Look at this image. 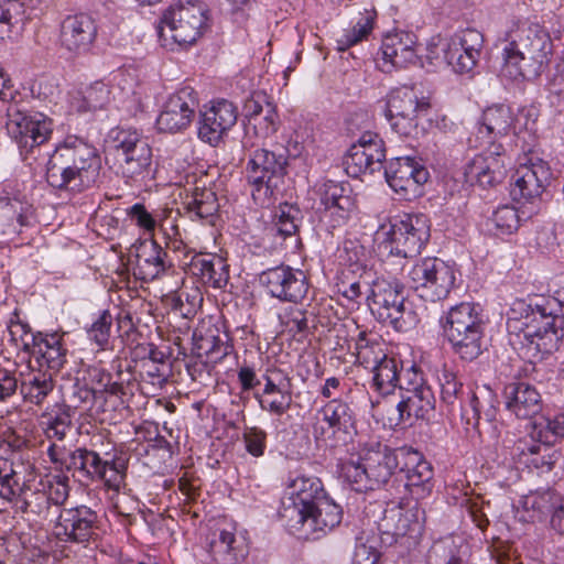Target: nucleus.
Instances as JSON below:
<instances>
[{"mask_svg": "<svg viewBox=\"0 0 564 564\" xmlns=\"http://www.w3.org/2000/svg\"><path fill=\"white\" fill-rule=\"evenodd\" d=\"M507 329L510 344L523 359L542 360L558 349L564 336V302L550 296L516 300Z\"/></svg>", "mask_w": 564, "mask_h": 564, "instance_id": "obj_1", "label": "nucleus"}, {"mask_svg": "<svg viewBox=\"0 0 564 564\" xmlns=\"http://www.w3.org/2000/svg\"><path fill=\"white\" fill-rule=\"evenodd\" d=\"M100 171L98 150L83 138L68 135L51 154L45 177L55 189L83 193L97 184Z\"/></svg>", "mask_w": 564, "mask_h": 564, "instance_id": "obj_2", "label": "nucleus"}, {"mask_svg": "<svg viewBox=\"0 0 564 564\" xmlns=\"http://www.w3.org/2000/svg\"><path fill=\"white\" fill-rule=\"evenodd\" d=\"M503 48L501 73L512 79H532L540 75L547 63L550 41L545 32L532 25H521L509 34Z\"/></svg>", "mask_w": 564, "mask_h": 564, "instance_id": "obj_3", "label": "nucleus"}, {"mask_svg": "<svg viewBox=\"0 0 564 564\" xmlns=\"http://www.w3.org/2000/svg\"><path fill=\"white\" fill-rule=\"evenodd\" d=\"M400 448L393 449L379 441L362 445L357 458L341 464V476L356 491H368L386 485L399 469Z\"/></svg>", "mask_w": 564, "mask_h": 564, "instance_id": "obj_4", "label": "nucleus"}, {"mask_svg": "<svg viewBox=\"0 0 564 564\" xmlns=\"http://www.w3.org/2000/svg\"><path fill=\"white\" fill-rule=\"evenodd\" d=\"M256 148L246 166V178L252 186L253 200L267 207L275 199L284 182L288 151L281 145H276L273 150Z\"/></svg>", "mask_w": 564, "mask_h": 564, "instance_id": "obj_5", "label": "nucleus"}, {"mask_svg": "<svg viewBox=\"0 0 564 564\" xmlns=\"http://www.w3.org/2000/svg\"><path fill=\"white\" fill-rule=\"evenodd\" d=\"M367 301L371 313L395 330H406L414 321V313L405 303L404 285L394 278H377Z\"/></svg>", "mask_w": 564, "mask_h": 564, "instance_id": "obj_6", "label": "nucleus"}, {"mask_svg": "<svg viewBox=\"0 0 564 564\" xmlns=\"http://www.w3.org/2000/svg\"><path fill=\"white\" fill-rule=\"evenodd\" d=\"M113 143L119 170L127 183L141 184L152 176V149L137 130H117Z\"/></svg>", "mask_w": 564, "mask_h": 564, "instance_id": "obj_7", "label": "nucleus"}, {"mask_svg": "<svg viewBox=\"0 0 564 564\" xmlns=\"http://www.w3.org/2000/svg\"><path fill=\"white\" fill-rule=\"evenodd\" d=\"M207 10L202 2L188 1L171 8L163 14L159 25L160 36L169 31L171 39L180 45H189L197 41L206 28Z\"/></svg>", "mask_w": 564, "mask_h": 564, "instance_id": "obj_8", "label": "nucleus"}, {"mask_svg": "<svg viewBox=\"0 0 564 564\" xmlns=\"http://www.w3.org/2000/svg\"><path fill=\"white\" fill-rule=\"evenodd\" d=\"M431 109L427 98L419 96L413 87L392 90L387 101V116L392 129L400 135L411 137L417 132V119Z\"/></svg>", "mask_w": 564, "mask_h": 564, "instance_id": "obj_9", "label": "nucleus"}, {"mask_svg": "<svg viewBox=\"0 0 564 564\" xmlns=\"http://www.w3.org/2000/svg\"><path fill=\"white\" fill-rule=\"evenodd\" d=\"M7 118L8 133L18 143L22 155L45 143L53 132L50 118L40 112L23 111L15 102L8 107Z\"/></svg>", "mask_w": 564, "mask_h": 564, "instance_id": "obj_10", "label": "nucleus"}, {"mask_svg": "<svg viewBox=\"0 0 564 564\" xmlns=\"http://www.w3.org/2000/svg\"><path fill=\"white\" fill-rule=\"evenodd\" d=\"M482 151L470 159L465 166V178L471 185L494 187L503 182L508 174L510 158L503 144L481 147Z\"/></svg>", "mask_w": 564, "mask_h": 564, "instance_id": "obj_11", "label": "nucleus"}, {"mask_svg": "<svg viewBox=\"0 0 564 564\" xmlns=\"http://www.w3.org/2000/svg\"><path fill=\"white\" fill-rule=\"evenodd\" d=\"M386 243L391 254L410 258L420 253L430 238V229L424 218L406 215L390 221L386 232Z\"/></svg>", "mask_w": 564, "mask_h": 564, "instance_id": "obj_12", "label": "nucleus"}, {"mask_svg": "<svg viewBox=\"0 0 564 564\" xmlns=\"http://www.w3.org/2000/svg\"><path fill=\"white\" fill-rule=\"evenodd\" d=\"M259 282L272 297L295 304L305 299L310 289L305 273L285 264L262 271Z\"/></svg>", "mask_w": 564, "mask_h": 564, "instance_id": "obj_13", "label": "nucleus"}, {"mask_svg": "<svg viewBox=\"0 0 564 564\" xmlns=\"http://www.w3.org/2000/svg\"><path fill=\"white\" fill-rule=\"evenodd\" d=\"M384 176L397 194L410 200L421 194V186L429 180V171L415 158L398 156L388 162Z\"/></svg>", "mask_w": 564, "mask_h": 564, "instance_id": "obj_14", "label": "nucleus"}, {"mask_svg": "<svg viewBox=\"0 0 564 564\" xmlns=\"http://www.w3.org/2000/svg\"><path fill=\"white\" fill-rule=\"evenodd\" d=\"M198 107L196 91L184 86L172 94L165 101L158 119V129L162 132L176 133L189 127Z\"/></svg>", "mask_w": 564, "mask_h": 564, "instance_id": "obj_15", "label": "nucleus"}, {"mask_svg": "<svg viewBox=\"0 0 564 564\" xmlns=\"http://www.w3.org/2000/svg\"><path fill=\"white\" fill-rule=\"evenodd\" d=\"M386 159L383 140L373 132L367 131L348 150L344 165L348 175L358 177L364 173L380 171Z\"/></svg>", "mask_w": 564, "mask_h": 564, "instance_id": "obj_16", "label": "nucleus"}, {"mask_svg": "<svg viewBox=\"0 0 564 564\" xmlns=\"http://www.w3.org/2000/svg\"><path fill=\"white\" fill-rule=\"evenodd\" d=\"M551 175V170L545 161L539 158H529L516 170L511 196L518 203L534 204L540 199Z\"/></svg>", "mask_w": 564, "mask_h": 564, "instance_id": "obj_17", "label": "nucleus"}, {"mask_svg": "<svg viewBox=\"0 0 564 564\" xmlns=\"http://www.w3.org/2000/svg\"><path fill=\"white\" fill-rule=\"evenodd\" d=\"M399 470L405 475V488L415 500L424 499L432 492L434 470L421 452L401 447Z\"/></svg>", "mask_w": 564, "mask_h": 564, "instance_id": "obj_18", "label": "nucleus"}, {"mask_svg": "<svg viewBox=\"0 0 564 564\" xmlns=\"http://www.w3.org/2000/svg\"><path fill=\"white\" fill-rule=\"evenodd\" d=\"M97 519V513L89 507L64 508L55 523V535L64 542H87L94 534Z\"/></svg>", "mask_w": 564, "mask_h": 564, "instance_id": "obj_19", "label": "nucleus"}, {"mask_svg": "<svg viewBox=\"0 0 564 564\" xmlns=\"http://www.w3.org/2000/svg\"><path fill=\"white\" fill-rule=\"evenodd\" d=\"M416 36L406 31H398L384 35L381 44L382 63L379 64L383 72L392 68H405L419 61L416 51Z\"/></svg>", "mask_w": 564, "mask_h": 564, "instance_id": "obj_20", "label": "nucleus"}, {"mask_svg": "<svg viewBox=\"0 0 564 564\" xmlns=\"http://www.w3.org/2000/svg\"><path fill=\"white\" fill-rule=\"evenodd\" d=\"M97 31L96 21L91 15H67L61 24V45L74 54L87 53L96 40Z\"/></svg>", "mask_w": 564, "mask_h": 564, "instance_id": "obj_21", "label": "nucleus"}, {"mask_svg": "<svg viewBox=\"0 0 564 564\" xmlns=\"http://www.w3.org/2000/svg\"><path fill=\"white\" fill-rule=\"evenodd\" d=\"M425 522V510L415 500L405 507L399 506L386 510L382 519L381 528L384 533L390 534L395 540L410 535L414 538L419 535Z\"/></svg>", "mask_w": 564, "mask_h": 564, "instance_id": "obj_22", "label": "nucleus"}, {"mask_svg": "<svg viewBox=\"0 0 564 564\" xmlns=\"http://www.w3.org/2000/svg\"><path fill=\"white\" fill-rule=\"evenodd\" d=\"M237 122V108L228 100H220L203 112L198 127L202 141L217 145Z\"/></svg>", "mask_w": 564, "mask_h": 564, "instance_id": "obj_23", "label": "nucleus"}, {"mask_svg": "<svg viewBox=\"0 0 564 564\" xmlns=\"http://www.w3.org/2000/svg\"><path fill=\"white\" fill-rule=\"evenodd\" d=\"M513 122L511 109L505 105H495L484 110L481 121L477 127L475 147L503 144L501 139L507 137Z\"/></svg>", "mask_w": 564, "mask_h": 564, "instance_id": "obj_24", "label": "nucleus"}, {"mask_svg": "<svg viewBox=\"0 0 564 564\" xmlns=\"http://www.w3.org/2000/svg\"><path fill=\"white\" fill-rule=\"evenodd\" d=\"M209 564H239L247 556L243 542L231 530L217 528L206 536Z\"/></svg>", "mask_w": 564, "mask_h": 564, "instance_id": "obj_25", "label": "nucleus"}, {"mask_svg": "<svg viewBox=\"0 0 564 564\" xmlns=\"http://www.w3.org/2000/svg\"><path fill=\"white\" fill-rule=\"evenodd\" d=\"M506 409L518 419L534 420L542 411L539 391L525 382H511L503 389Z\"/></svg>", "mask_w": 564, "mask_h": 564, "instance_id": "obj_26", "label": "nucleus"}, {"mask_svg": "<svg viewBox=\"0 0 564 564\" xmlns=\"http://www.w3.org/2000/svg\"><path fill=\"white\" fill-rule=\"evenodd\" d=\"M317 415L327 425V431L322 426V433L330 432L333 435L341 434L343 441L348 442L356 434V414L351 405L341 399H330L321 409Z\"/></svg>", "mask_w": 564, "mask_h": 564, "instance_id": "obj_27", "label": "nucleus"}, {"mask_svg": "<svg viewBox=\"0 0 564 564\" xmlns=\"http://www.w3.org/2000/svg\"><path fill=\"white\" fill-rule=\"evenodd\" d=\"M442 327L447 338L485 329L486 323L478 304L463 302L449 308L445 317L442 318Z\"/></svg>", "mask_w": 564, "mask_h": 564, "instance_id": "obj_28", "label": "nucleus"}, {"mask_svg": "<svg viewBox=\"0 0 564 564\" xmlns=\"http://www.w3.org/2000/svg\"><path fill=\"white\" fill-rule=\"evenodd\" d=\"M531 437L539 443L529 446L532 454H539L542 449L550 452L551 446L564 437V413L552 417L539 414L532 421Z\"/></svg>", "mask_w": 564, "mask_h": 564, "instance_id": "obj_29", "label": "nucleus"}, {"mask_svg": "<svg viewBox=\"0 0 564 564\" xmlns=\"http://www.w3.org/2000/svg\"><path fill=\"white\" fill-rule=\"evenodd\" d=\"M32 336L34 352L39 355L41 366H46L55 375L66 362L67 349L63 345V335L58 333L42 334Z\"/></svg>", "mask_w": 564, "mask_h": 564, "instance_id": "obj_30", "label": "nucleus"}, {"mask_svg": "<svg viewBox=\"0 0 564 564\" xmlns=\"http://www.w3.org/2000/svg\"><path fill=\"white\" fill-rule=\"evenodd\" d=\"M286 495L297 501V505L307 507L310 511L327 496L318 477L304 474L290 478Z\"/></svg>", "mask_w": 564, "mask_h": 564, "instance_id": "obj_31", "label": "nucleus"}, {"mask_svg": "<svg viewBox=\"0 0 564 564\" xmlns=\"http://www.w3.org/2000/svg\"><path fill=\"white\" fill-rule=\"evenodd\" d=\"M435 395L431 388L401 393V401L397 409L401 421L415 419H426L434 411Z\"/></svg>", "mask_w": 564, "mask_h": 564, "instance_id": "obj_32", "label": "nucleus"}, {"mask_svg": "<svg viewBox=\"0 0 564 564\" xmlns=\"http://www.w3.org/2000/svg\"><path fill=\"white\" fill-rule=\"evenodd\" d=\"M171 263L167 261V252L155 241L145 242L137 254V270L140 279L152 281L159 278Z\"/></svg>", "mask_w": 564, "mask_h": 564, "instance_id": "obj_33", "label": "nucleus"}, {"mask_svg": "<svg viewBox=\"0 0 564 564\" xmlns=\"http://www.w3.org/2000/svg\"><path fill=\"white\" fill-rule=\"evenodd\" d=\"M279 126L280 120L275 106L265 107L262 115L256 117L250 124L246 126L242 139L243 149L248 150L260 147L263 141L278 131Z\"/></svg>", "mask_w": 564, "mask_h": 564, "instance_id": "obj_34", "label": "nucleus"}, {"mask_svg": "<svg viewBox=\"0 0 564 564\" xmlns=\"http://www.w3.org/2000/svg\"><path fill=\"white\" fill-rule=\"evenodd\" d=\"M319 200L324 206L325 216L335 217L334 226H339L347 219L354 205L350 196L345 194L344 187L333 181L324 183Z\"/></svg>", "mask_w": 564, "mask_h": 564, "instance_id": "obj_35", "label": "nucleus"}, {"mask_svg": "<svg viewBox=\"0 0 564 564\" xmlns=\"http://www.w3.org/2000/svg\"><path fill=\"white\" fill-rule=\"evenodd\" d=\"M54 388L53 372L33 370L22 380L19 391L25 403L41 406L53 393Z\"/></svg>", "mask_w": 564, "mask_h": 564, "instance_id": "obj_36", "label": "nucleus"}, {"mask_svg": "<svg viewBox=\"0 0 564 564\" xmlns=\"http://www.w3.org/2000/svg\"><path fill=\"white\" fill-rule=\"evenodd\" d=\"M308 521V539L318 538L336 528L343 518L341 508L326 496L319 503L314 506Z\"/></svg>", "mask_w": 564, "mask_h": 564, "instance_id": "obj_37", "label": "nucleus"}, {"mask_svg": "<svg viewBox=\"0 0 564 564\" xmlns=\"http://www.w3.org/2000/svg\"><path fill=\"white\" fill-rule=\"evenodd\" d=\"M564 502V496L554 489L538 490L523 497L522 507L532 520H547Z\"/></svg>", "mask_w": 564, "mask_h": 564, "instance_id": "obj_38", "label": "nucleus"}, {"mask_svg": "<svg viewBox=\"0 0 564 564\" xmlns=\"http://www.w3.org/2000/svg\"><path fill=\"white\" fill-rule=\"evenodd\" d=\"M495 395L491 390L482 389L478 392H470L468 403L462 412V419L467 425L478 426L480 420L491 422L496 417L494 406Z\"/></svg>", "mask_w": 564, "mask_h": 564, "instance_id": "obj_39", "label": "nucleus"}, {"mask_svg": "<svg viewBox=\"0 0 564 564\" xmlns=\"http://www.w3.org/2000/svg\"><path fill=\"white\" fill-rule=\"evenodd\" d=\"M280 519L288 530L299 538L308 539L310 528L308 521L311 511L307 507L297 505V501L291 499L288 495L282 500V506L279 510Z\"/></svg>", "mask_w": 564, "mask_h": 564, "instance_id": "obj_40", "label": "nucleus"}, {"mask_svg": "<svg viewBox=\"0 0 564 564\" xmlns=\"http://www.w3.org/2000/svg\"><path fill=\"white\" fill-rule=\"evenodd\" d=\"M454 283L455 274L453 268L440 259L433 275L427 282V288H423V300L436 302L446 299Z\"/></svg>", "mask_w": 564, "mask_h": 564, "instance_id": "obj_41", "label": "nucleus"}, {"mask_svg": "<svg viewBox=\"0 0 564 564\" xmlns=\"http://www.w3.org/2000/svg\"><path fill=\"white\" fill-rule=\"evenodd\" d=\"M193 269L196 270L195 274L210 284L213 288H225L229 280V265L220 257H213L210 259H198L193 262Z\"/></svg>", "mask_w": 564, "mask_h": 564, "instance_id": "obj_42", "label": "nucleus"}, {"mask_svg": "<svg viewBox=\"0 0 564 564\" xmlns=\"http://www.w3.org/2000/svg\"><path fill=\"white\" fill-rule=\"evenodd\" d=\"M376 18L377 12L375 10H365V12L360 13L355 24L350 29L344 30L336 40L337 50L344 52L359 42L367 40L373 30Z\"/></svg>", "mask_w": 564, "mask_h": 564, "instance_id": "obj_43", "label": "nucleus"}, {"mask_svg": "<svg viewBox=\"0 0 564 564\" xmlns=\"http://www.w3.org/2000/svg\"><path fill=\"white\" fill-rule=\"evenodd\" d=\"M371 388L380 394L387 395L392 393L399 384V361L393 357L383 359L371 368Z\"/></svg>", "mask_w": 564, "mask_h": 564, "instance_id": "obj_44", "label": "nucleus"}, {"mask_svg": "<svg viewBox=\"0 0 564 564\" xmlns=\"http://www.w3.org/2000/svg\"><path fill=\"white\" fill-rule=\"evenodd\" d=\"M105 462L95 451L77 448L69 454L67 468L78 470L95 480L96 477H104V473L107 469Z\"/></svg>", "mask_w": 564, "mask_h": 564, "instance_id": "obj_45", "label": "nucleus"}, {"mask_svg": "<svg viewBox=\"0 0 564 564\" xmlns=\"http://www.w3.org/2000/svg\"><path fill=\"white\" fill-rule=\"evenodd\" d=\"M467 545L460 536L448 535L436 541L430 551V557H435L441 564H463Z\"/></svg>", "mask_w": 564, "mask_h": 564, "instance_id": "obj_46", "label": "nucleus"}, {"mask_svg": "<svg viewBox=\"0 0 564 564\" xmlns=\"http://www.w3.org/2000/svg\"><path fill=\"white\" fill-rule=\"evenodd\" d=\"M447 340L455 354L467 361L477 359L486 349L485 329L467 332L460 336L447 337Z\"/></svg>", "mask_w": 564, "mask_h": 564, "instance_id": "obj_47", "label": "nucleus"}, {"mask_svg": "<svg viewBox=\"0 0 564 564\" xmlns=\"http://www.w3.org/2000/svg\"><path fill=\"white\" fill-rule=\"evenodd\" d=\"M29 489L26 481L20 477V471L8 459H0V497L12 501Z\"/></svg>", "mask_w": 564, "mask_h": 564, "instance_id": "obj_48", "label": "nucleus"}, {"mask_svg": "<svg viewBox=\"0 0 564 564\" xmlns=\"http://www.w3.org/2000/svg\"><path fill=\"white\" fill-rule=\"evenodd\" d=\"M441 386V401L448 408L449 413L458 411L460 414L466 405H463V383L457 376L444 369L438 378Z\"/></svg>", "mask_w": 564, "mask_h": 564, "instance_id": "obj_49", "label": "nucleus"}, {"mask_svg": "<svg viewBox=\"0 0 564 564\" xmlns=\"http://www.w3.org/2000/svg\"><path fill=\"white\" fill-rule=\"evenodd\" d=\"M197 347L203 349L208 358L214 361L224 359L232 349L228 334L220 332L218 328H208L205 335H200Z\"/></svg>", "mask_w": 564, "mask_h": 564, "instance_id": "obj_50", "label": "nucleus"}, {"mask_svg": "<svg viewBox=\"0 0 564 564\" xmlns=\"http://www.w3.org/2000/svg\"><path fill=\"white\" fill-rule=\"evenodd\" d=\"M357 361L365 368H373L388 356L382 348V343L376 338H370L365 332H360L356 339Z\"/></svg>", "mask_w": 564, "mask_h": 564, "instance_id": "obj_51", "label": "nucleus"}, {"mask_svg": "<svg viewBox=\"0 0 564 564\" xmlns=\"http://www.w3.org/2000/svg\"><path fill=\"white\" fill-rule=\"evenodd\" d=\"M110 100V89L102 82H95L87 87L80 98L76 99L73 107L78 112H88L102 109Z\"/></svg>", "mask_w": 564, "mask_h": 564, "instance_id": "obj_52", "label": "nucleus"}, {"mask_svg": "<svg viewBox=\"0 0 564 564\" xmlns=\"http://www.w3.org/2000/svg\"><path fill=\"white\" fill-rule=\"evenodd\" d=\"M41 419L45 435L50 440H64L72 426V417L67 409H46Z\"/></svg>", "mask_w": 564, "mask_h": 564, "instance_id": "obj_53", "label": "nucleus"}, {"mask_svg": "<svg viewBox=\"0 0 564 564\" xmlns=\"http://www.w3.org/2000/svg\"><path fill=\"white\" fill-rule=\"evenodd\" d=\"M184 205L187 212L194 214L199 219L213 217L219 208L216 194L207 188H196Z\"/></svg>", "mask_w": 564, "mask_h": 564, "instance_id": "obj_54", "label": "nucleus"}, {"mask_svg": "<svg viewBox=\"0 0 564 564\" xmlns=\"http://www.w3.org/2000/svg\"><path fill=\"white\" fill-rule=\"evenodd\" d=\"M303 213L295 204H280L275 213L274 228L283 237H290L299 231Z\"/></svg>", "mask_w": 564, "mask_h": 564, "instance_id": "obj_55", "label": "nucleus"}, {"mask_svg": "<svg viewBox=\"0 0 564 564\" xmlns=\"http://www.w3.org/2000/svg\"><path fill=\"white\" fill-rule=\"evenodd\" d=\"M367 274L365 268L358 263L341 271L340 281L337 283L339 293L351 302H357L361 296L360 280Z\"/></svg>", "mask_w": 564, "mask_h": 564, "instance_id": "obj_56", "label": "nucleus"}, {"mask_svg": "<svg viewBox=\"0 0 564 564\" xmlns=\"http://www.w3.org/2000/svg\"><path fill=\"white\" fill-rule=\"evenodd\" d=\"M438 261V258H424L415 262L408 272L409 284L421 299H423V288H427V282Z\"/></svg>", "mask_w": 564, "mask_h": 564, "instance_id": "obj_57", "label": "nucleus"}, {"mask_svg": "<svg viewBox=\"0 0 564 564\" xmlns=\"http://www.w3.org/2000/svg\"><path fill=\"white\" fill-rule=\"evenodd\" d=\"M456 44H448L445 50V61L456 73L465 74L471 72L480 56H469V50H458Z\"/></svg>", "mask_w": 564, "mask_h": 564, "instance_id": "obj_58", "label": "nucleus"}, {"mask_svg": "<svg viewBox=\"0 0 564 564\" xmlns=\"http://www.w3.org/2000/svg\"><path fill=\"white\" fill-rule=\"evenodd\" d=\"M448 44H456L459 50H469V56H480L484 47V36L475 29H466L456 33Z\"/></svg>", "mask_w": 564, "mask_h": 564, "instance_id": "obj_59", "label": "nucleus"}, {"mask_svg": "<svg viewBox=\"0 0 564 564\" xmlns=\"http://www.w3.org/2000/svg\"><path fill=\"white\" fill-rule=\"evenodd\" d=\"M112 316L108 311L101 312L98 318L88 328L87 334L91 341L105 349L109 343Z\"/></svg>", "mask_w": 564, "mask_h": 564, "instance_id": "obj_60", "label": "nucleus"}, {"mask_svg": "<svg viewBox=\"0 0 564 564\" xmlns=\"http://www.w3.org/2000/svg\"><path fill=\"white\" fill-rule=\"evenodd\" d=\"M202 300L197 289L193 290L192 293L181 290L172 297V307L178 311L183 317L189 318L196 314V307Z\"/></svg>", "mask_w": 564, "mask_h": 564, "instance_id": "obj_61", "label": "nucleus"}, {"mask_svg": "<svg viewBox=\"0 0 564 564\" xmlns=\"http://www.w3.org/2000/svg\"><path fill=\"white\" fill-rule=\"evenodd\" d=\"M491 220L500 234L509 235L518 229L520 217L514 207L505 205L495 210Z\"/></svg>", "mask_w": 564, "mask_h": 564, "instance_id": "obj_62", "label": "nucleus"}, {"mask_svg": "<svg viewBox=\"0 0 564 564\" xmlns=\"http://www.w3.org/2000/svg\"><path fill=\"white\" fill-rule=\"evenodd\" d=\"M105 463L107 469L104 477H96V479L102 480L107 488L118 492L124 486L126 465L119 460H106Z\"/></svg>", "mask_w": 564, "mask_h": 564, "instance_id": "obj_63", "label": "nucleus"}, {"mask_svg": "<svg viewBox=\"0 0 564 564\" xmlns=\"http://www.w3.org/2000/svg\"><path fill=\"white\" fill-rule=\"evenodd\" d=\"M19 388L17 371L0 367V403H10L17 397Z\"/></svg>", "mask_w": 564, "mask_h": 564, "instance_id": "obj_64", "label": "nucleus"}]
</instances>
